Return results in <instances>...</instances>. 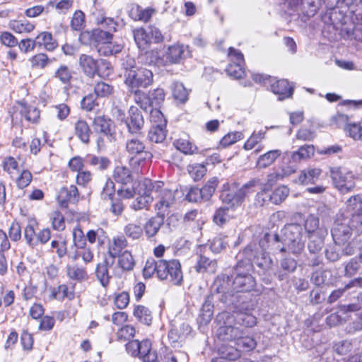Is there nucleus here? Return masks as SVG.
<instances>
[{
	"label": "nucleus",
	"instance_id": "obj_5",
	"mask_svg": "<svg viewBox=\"0 0 362 362\" xmlns=\"http://www.w3.org/2000/svg\"><path fill=\"white\" fill-rule=\"evenodd\" d=\"M283 241L286 247L279 249L285 252L288 250L293 254H300L304 249L305 243L303 240V228L298 223L286 224L282 229Z\"/></svg>",
	"mask_w": 362,
	"mask_h": 362
},
{
	"label": "nucleus",
	"instance_id": "obj_44",
	"mask_svg": "<svg viewBox=\"0 0 362 362\" xmlns=\"http://www.w3.org/2000/svg\"><path fill=\"white\" fill-rule=\"evenodd\" d=\"M235 324L245 327H252L257 324V318L252 314L242 313L237 315Z\"/></svg>",
	"mask_w": 362,
	"mask_h": 362
},
{
	"label": "nucleus",
	"instance_id": "obj_47",
	"mask_svg": "<svg viewBox=\"0 0 362 362\" xmlns=\"http://www.w3.org/2000/svg\"><path fill=\"white\" fill-rule=\"evenodd\" d=\"M360 262H361L360 261L358 256L351 259L345 266L344 276L346 277H351L358 274L361 269Z\"/></svg>",
	"mask_w": 362,
	"mask_h": 362
},
{
	"label": "nucleus",
	"instance_id": "obj_57",
	"mask_svg": "<svg viewBox=\"0 0 362 362\" xmlns=\"http://www.w3.org/2000/svg\"><path fill=\"white\" fill-rule=\"evenodd\" d=\"M85 15L81 11H76L72 17L71 26L75 30H81L84 27Z\"/></svg>",
	"mask_w": 362,
	"mask_h": 362
},
{
	"label": "nucleus",
	"instance_id": "obj_11",
	"mask_svg": "<svg viewBox=\"0 0 362 362\" xmlns=\"http://www.w3.org/2000/svg\"><path fill=\"white\" fill-rule=\"evenodd\" d=\"M113 35L110 31H105L101 29H93L86 30L79 35V41L83 45L91 44H110Z\"/></svg>",
	"mask_w": 362,
	"mask_h": 362
},
{
	"label": "nucleus",
	"instance_id": "obj_31",
	"mask_svg": "<svg viewBox=\"0 0 362 362\" xmlns=\"http://www.w3.org/2000/svg\"><path fill=\"white\" fill-rule=\"evenodd\" d=\"M266 134L267 132L262 129L257 132L254 131L244 143L243 148L246 151L253 149L265 139Z\"/></svg>",
	"mask_w": 362,
	"mask_h": 362
},
{
	"label": "nucleus",
	"instance_id": "obj_41",
	"mask_svg": "<svg viewBox=\"0 0 362 362\" xmlns=\"http://www.w3.org/2000/svg\"><path fill=\"white\" fill-rule=\"evenodd\" d=\"M9 28L13 31L22 33H29L33 30L35 26L33 23L29 21H16L13 20L11 21L8 23Z\"/></svg>",
	"mask_w": 362,
	"mask_h": 362
},
{
	"label": "nucleus",
	"instance_id": "obj_13",
	"mask_svg": "<svg viewBox=\"0 0 362 362\" xmlns=\"http://www.w3.org/2000/svg\"><path fill=\"white\" fill-rule=\"evenodd\" d=\"M174 148L185 156H192L199 153V148L189 134L183 133L173 141Z\"/></svg>",
	"mask_w": 362,
	"mask_h": 362
},
{
	"label": "nucleus",
	"instance_id": "obj_50",
	"mask_svg": "<svg viewBox=\"0 0 362 362\" xmlns=\"http://www.w3.org/2000/svg\"><path fill=\"white\" fill-rule=\"evenodd\" d=\"M319 219L314 216H309L305 221V230L308 238L310 239L319 227Z\"/></svg>",
	"mask_w": 362,
	"mask_h": 362
},
{
	"label": "nucleus",
	"instance_id": "obj_22",
	"mask_svg": "<svg viewBox=\"0 0 362 362\" xmlns=\"http://www.w3.org/2000/svg\"><path fill=\"white\" fill-rule=\"evenodd\" d=\"M93 126L96 131L103 133L112 141L115 139L114 132L111 129V121L104 116L96 117L93 120Z\"/></svg>",
	"mask_w": 362,
	"mask_h": 362
},
{
	"label": "nucleus",
	"instance_id": "obj_10",
	"mask_svg": "<svg viewBox=\"0 0 362 362\" xmlns=\"http://www.w3.org/2000/svg\"><path fill=\"white\" fill-rule=\"evenodd\" d=\"M154 185L151 180L144 178L137 183V209H148L153 202Z\"/></svg>",
	"mask_w": 362,
	"mask_h": 362
},
{
	"label": "nucleus",
	"instance_id": "obj_19",
	"mask_svg": "<svg viewBox=\"0 0 362 362\" xmlns=\"http://www.w3.org/2000/svg\"><path fill=\"white\" fill-rule=\"evenodd\" d=\"M78 191L75 185H71L69 187H63L58 195L57 200L59 204L66 208L68 203H76L78 201Z\"/></svg>",
	"mask_w": 362,
	"mask_h": 362
},
{
	"label": "nucleus",
	"instance_id": "obj_39",
	"mask_svg": "<svg viewBox=\"0 0 362 362\" xmlns=\"http://www.w3.org/2000/svg\"><path fill=\"white\" fill-rule=\"evenodd\" d=\"M289 192V189L286 186H279L272 192L269 200L274 204H280L287 198Z\"/></svg>",
	"mask_w": 362,
	"mask_h": 362
},
{
	"label": "nucleus",
	"instance_id": "obj_51",
	"mask_svg": "<svg viewBox=\"0 0 362 362\" xmlns=\"http://www.w3.org/2000/svg\"><path fill=\"white\" fill-rule=\"evenodd\" d=\"M1 166L3 170L12 177L15 171L18 170V163L15 158L7 156L2 160Z\"/></svg>",
	"mask_w": 362,
	"mask_h": 362
},
{
	"label": "nucleus",
	"instance_id": "obj_45",
	"mask_svg": "<svg viewBox=\"0 0 362 362\" xmlns=\"http://www.w3.org/2000/svg\"><path fill=\"white\" fill-rule=\"evenodd\" d=\"M281 267L284 271V274H281L280 272H277L276 275L278 276L279 280H283L285 275L296 270L297 262L294 259L285 258L281 262Z\"/></svg>",
	"mask_w": 362,
	"mask_h": 362
},
{
	"label": "nucleus",
	"instance_id": "obj_49",
	"mask_svg": "<svg viewBox=\"0 0 362 362\" xmlns=\"http://www.w3.org/2000/svg\"><path fill=\"white\" fill-rule=\"evenodd\" d=\"M52 226L54 230L63 231L66 227L65 218L59 211H54L50 216Z\"/></svg>",
	"mask_w": 362,
	"mask_h": 362
},
{
	"label": "nucleus",
	"instance_id": "obj_42",
	"mask_svg": "<svg viewBox=\"0 0 362 362\" xmlns=\"http://www.w3.org/2000/svg\"><path fill=\"white\" fill-rule=\"evenodd\" d=\"M228 207H219L213 216V222L219 227L224 226L230 219Z\"/></svg>",
	"mask_w": 362,
	"mask_h": 362
},
{
	"label": "nucleus",
	"instance_id": "obj_54",
	"mask_svg": "<svg viewBox=\"0 0 362 362\" xmlns=\"http://www.w3.org/2000/svg\"><path fill=\"white\" fill-rule=\"evenodd\" d=\"M21 112L28 121L32 122H36L40 117V111L34 106L24 105Z\"/></svg>",
	"mask_w": 362,
	"mask_h": 362
},
{
	"label": "nucleus",
	"instance_id": "obj_48",
	"mask_svg": "<svg viewBox=\"0 0 362 362\" xmlns=\"http://www.w3.org/2000/svg\"><path fill=\"white\" fill-rule=\"evenodd\" d=\"M113 87L108 83L100 81L94 86V93L97 97H108L113 93Z\"/></svg>",
	"mask_w": 362,
	"mask_h": 362
},
{
	"label": "nucleus",
	"instance_id": "obj_16",
	"mask_svg": "<svg viewBox=\"0 0 362 362\" xmlns=\"http://www.w3.org/2000/svg\"><path fill=\"white\" fill-rule=\"evenodd\" d=\"M206 223V218L202 216V212L198 209L187 211L183 216L182 223L191 228L193 231L201 230Z\"/></svg>",
	"mask_w": 362,
	"mask_h": 362
},
{
	"label": "nucleus",
	"instance_id": "obj_34",
	"mask_svg": "<svg viewBox=\"0 0 362 362\" xmlns=\"http://www.w3.org/2000/svg\"><path fill=\"white\" fill-rule=\"evenodd\" d=\"M66 274L69 278L73 280L81 281L88 278L87 272L85 268L76 264L67 265Z\"/></svg>",
	"mask_w": 362,
	"mask_h": 362
},
{
	"label": "nucleus",
	"instance_id": "obj_20",
	"mask_svg": "<svg viewBox=\"0 0 362 362\" xmlns=\"http://www.w3.org/2000/svg\"><path fill=\"white\" fill-rule=\"evenodd\" d=\"M137 35H140L146 44H159L163 40L160 31L153 26L148 27L146 30L143 28L137 29Z\"/></svg>",
	"mask_w": 362,
	"mask_h": 362
},
{
	"label": "nucleus",
	"instance_id": "obj_35",
	"mask_svg": "<svg viewBox=\"0 0 362 362\" xmlns=\"http://www.w3.org/2000/svg\"><path fill=\"white\" fill-rule=\"evenodd\" d=\"M187 170L194 181L201 180L207 172L206 165L200 163L189 164L187 165Z\"/></svg>",
	"mask_w": 362,
	"mask_h": 362
},
{
	"label": "nucleus",
	"instance_id": "obj_59",
	"mask_svg": "<svg viewBox=\"0 0 362 362\" xmlns=\"http://www.w3.org/2000/svg\"><path fill=\"white\" fill-rule=\"evenodd\" d=\"M32 180V173L28 170H23L16 179L17 186L20 189H24L30 184Z\"/></svg>",
	"mask_w": 362,
	"mask_h": 362
},
{
	"label": "nucleus",
	"instance_id": "obj_24",
	"mask_svg": "<svg viewBox=\"0 0 362 362\" xmlns=\"http://www.w3.org/2000/svg\"><path fill=\"white\" fill-rule=\"evenodd\" d=\"M91 133L90 127L85 120L79 119L75 123L74 134L82 143L89 144Z\"/></svg>",
	"mask_w": 362,
	"mask_h": 362
},
{
	"label": "nucleus",
	"instance_id": "obj_62",
	"mask_svg": "<svg viewBox=\"0 0 362 362\" xmlns=\"http://www.w3.org/2000/svg\"><path fill=\"white\" fill-rule=\"evenodd\" d=\"M89 163L98 167L100 170H105L110 165V160L106 157L92 156L90 157Z\"/></svg>",
	"mask_w": 362,
	"mask_h": 362
},
{
	"label": "nucleus",
	"instance_id": "obj_33",
	"mask_svg": "<svg viewBox=\"0 0 362 362\" xmlns=\"http://www.w3.org/2000/svg\"><path fill=\"white\" fill-rule=\"evenodd\" d=\"M37 226L36 223L29 222L25 227L23 230V236L25 240L26 244L32 247H36V239L37 233L36 232L35 227Z\"/></svg>",
	"mask_w": 362,
	"mask_h": 362
},
{
	"label": "nucleus",
	"instance_id": "obj_9",
	"mask_svg": "<svg viewBox=\"0 0 362 362\" xmlns=\"http://www.w3.org/2000/svg\"><path fill=\"white\" fill-rule=\"evenodd\" d=\"M353 227L346 218H337L331 230L332 236L334 243L339 245H344L351 239Z\"/></svg>",
	"mask_w": 362,
	"mask_h": 362
},
{
	"label": "nucleus",
	"instance_id": "obj_28",
	"mask_svg": "<svg viewBox=\"0 0 362 362\" xmlns=\"http://www.w3.org/2000/svg\"><path fill=\"white\" fill-rule=\"evenodd\" d=\"M172 95L175 100L180 104L185 103L189 99V91L183 83L176 81L172 86Z\"/></svg>",
	"mask_w": 362,
	"mask_h": 362
},
{
	"label": "nucleus",
	"instance_id": "obj_63",
	"mask_svg": "<svg viewBox=\"0 0 362 362\" xmlns=\"http://www.w3.org/2000/svg\"><path fill=\"white\" fill-rule=\"evenodd\" d=\"M139 6L137 5V21H140L144 23L150 21L151 17L156 13V9L152 7H148L144 9H139Z\"/></svg>",
	"mask_w": 362,
	"mask_h": 362
},
{
	"label": "nucleus",
	"instance_id": "obj_55",
	"mask_svg": "<svg viewBox=\"0 0 362 362\" xmlns=\"http://www.w3.org/2000/svg\"><path fill=\"white\" fill-rule=\"evenodd\" d=\"M137 319L144 325H149L152 321L151 312L143 305H137Z\"/></svg>",
	"mask_w": 362,
	"mask_h": 362
},
{
	"label": "nucleus",
	"instance_id": "obj_36",
	"mask_svg": "<svg viewBox=\"0 0 362 362\" xmlns=\"http://www.w3.org/2000/svg\"><path fill=\"white\" fill-rule=\"evenodd\" d=\"M107 265L108 262L105 260L103 262L99 263L95 269L97 279L103 287H106L108 285L110 279L108 274Z\"/></svg>",
	"mask_w": 362,
	"mask_h": 362
},
{
	"label": "nucleus",
	"instance_id": "obj_60",
	"mask_svg": "<svg viewBox=\"0 0 362 362\" xmlns=\"http://www.w3.org/2000/svg\"><path fill=\"white\" fill-rule=\"evenodd\" d=\"M57 43L49 32H42L36 37L34 45H53Z\"/></svg>",
	"mask_w": 362,
	"mask_h": 362
},
{
	"label": "nucleus",
	"instance_id": "obj_29",
	"mask_svg": "<svg viewBox=\"0 0 362 362\" xmlns=\"http://www.w3.org/2000/svg\"><path fill=\"white\" fill-rule=\"evenodd\" d=\"M245 65V64L242 63H228L225 71L230 78L233 79H241L246 76Z\"/></svg>",
	"mask_w": 362,
	"mask_h": 362
},
{
	"label": "nucleus",
	"instance_id": "obj_8",
	"mask_svg": "<svg viewBox=\"0 0 362 362\" xmlns=\"http://www.w3.org/2000/svg\"><path fill=\"white\" fill-rule=\"evenodd\" d=\"M236 275L233 281V288L237 292H249L253 290L256 286L255 278L250 274V269L245 272L242 263H238L236 267Z\"/></svg>",
	"mask_w": 362,
	"mask_h": 362
},
{
	"label": "nucleus",
	"instance_id": "obj_58",
	"mask_svg": "<svg viewBox=\"0 0 362 362\" xmlns=\"http://www.w3.org/2000/svg\"><path fill=\"white\" fill-rule=\"evenodd\" d=\"M262 182L260 179L259 178H254L248 181L247 183H245L243 187L240 188V192L243 195H247L248 194L255 192L256 190V188L261 186Z\"/></svg>",
	"mask_w": 362,
	"mask_h": 362
},
{
	"label": "nucleus",
	"instance_id": "obj_14",
	"mask_svg": "<svg viewBox=\"0 0 362 362\" xmlns=\"http://www.w3.org/2000/svg\"><path fill=\"white\" fill-rule=\"evenodd\" d=\"M271 91L277 95L279 100L290 99L293 97L295 86L287 79H279L270 85Z\"/></svg>",
	"mask_w": 362,
	"mask_h": 362
},
{
	"label": "nucleus",
	"instance_id": "obj_23",
	"mask_svg": "<svg viewBox=\"0 0 362 362\" xmlns=\"http://www.w3.org/2000/svg\"><path fill=\"white\" fill-rule=\"evenodd\" d=\"M321 173L322 170L320 168H306L300 172L298 179L301 185H312L316 182Z\"/></svg>",
	"mask_w": 362,
	"mask_h": 362
},
{
	"label": "nucleus",
	"instance_id": "obj_53",
	"mask_svg": "<svg viewBox=\"0 0 362 362\" xmlns=\"http://www.w3.org/2000/svg\"><path fill=\"white\" fill-rule=\"evenodd\" d=\"M345 131L354 140H359L362 138V126L359 122L347 124L345 127Z\"/></svg>",
	"mask_w": 362,
	"mask_h": 362
},
{
	"label": "nucleus",
	"instance_id": "obj_37",
	"mask_svg": "<svg viewBox=\"0 0 362 362\" xmlns=\"http://www.w3.org/2000/svg\"><path fill=\"white\" fill-rule=\"evenodd\" d=\"M153 83V73L151 70L140 68L137 69V87L146 88Z\"/></svg>",
	"mask_w": 362,
	"mask_h": 362
},
{
	"label": "nucleus",
	"instance_id": "obj_38",
	"mask_svg": "<svg viewBox=\"0 0 362 362\" xmlns=\"http://www.w3.org/2000/svg\"><path fill=\"white\" fill-rule=\"evenodd\" d=\"M315 154V147L313 145H303L293 152L292 158L294 160H305L311 158Z\"/></svg>",
	"mask_w": 362,
	"mask_h": 362
},
{
	"label": "nucleus",
	"instance_id": "obj_64",
	"mask_svg": "<svg viewBox=\"0 0 362 362\" xmlns=\"http://www.w3.org/2000/svg\"><path fill=\"white\" fill-rule=\"evenodd\" d=\"M296 137L298 140L310 141L315 139V133L313 130L310 129L300 128L297 131Z\"/></svg>",
	"mask_w": 362,
	"mask_h": 362
},
{
	"label": "nucleus",
	"instance_id": "obj_26",
	"mask_svg": "<svg viewBox=\"0 0 362 362\" xmlns=\"http://www.w3.org/2000/svg\"><path fill=\"white\" fill-rule=\"evenodd\" d=\"M281 155V151L279 149L269 151L258 158L256 165L259 168H266L272 165Z\"/></svg>",
	"mask_w": 362,
	"mask_h": 362
},
{
	"label": "nucleus",
	"instance_id": "obj_4",
	"mask_svg": "<svg viewBox=\"0 0 362 362\" xmlns=\"http://www.w3.org/2000/svg\"><path fill=\"white\" fill-rule=\"evenodd\" d=\"M189 48V47H162L160 49L156 48L150 52H147L146 58L149 59V63L158 66L178 64L192 57V51Z\"/></svg>",
	"mask_w": 362,
	"mask_h": 362
},
{
	"label": "nucleus",
	"instance_id": "obj_6",
	"mask_svg": "<svg viewBox=\"0 0 362 362\" xmlns=\"http://www.w3.org/2000/svg\"><path fill=\"white\" fill-rule=\"evenodd\" d=\"M115 180L122 187L117 190L118 194L124 199H131L136 194L134 175L132 170L126 166H117L113 173Z\"/></svg>",
	"mask_w": 362,
	"mask_h": 362
},
{
	"label": "nucleus",
	"instance_id": "obj_46",
	"mask_svg": "<svg viewBox=\"0 0 362 362\" xmlns=\"http://www.w3.org/2000/svg\"><path fill=\"white\" fill-rule=\"evenodd\" d=\"M243 139V134L240 132H229L224 135L219 141L223 148L230 146Z\"/></svg>",
	"mask_w": 362,
	"mask_h": 362
},
{
	"label": "nucleus",
	"instance_id": "obj_30",
	"mask_svg": "<svg viewBox=\"0 0 362 362\" xmlns=\"http://www.w3.org/2000/svg\"><path fill=\"white\" fill-rule=\"evenodd\" d=\"M163 218L158 215V216L151 218L146 223L144 230L148 238L153 237L157 234L160 226L163 225Z\"/></svg>",
	"mask_w": 362,
	"mask_h": 362
},
{
	"label": "nucleus",
	"instance_id": "obj_32",
	"mask_svg": "<svg viewBox=\"0 0 362 362\" xmlns=\"http://www.w3.org/2000/svg\"><path fill=\"white\" fill-rule=\"evenodd\" d=\"M167 133V126L160 127L151 125L148 136L151 142L161 143L165 139Z\"/></svg>",
	"mask_w": 362,
	"mask_h": 362
},
{
	"label": "nucleus",
	"instance_id": "obj_56",
	"mask_svg": "<svg viewBox=\"0 0 362 362\" xmlns=\"http://www.w3.org/2000/svg\"><path fill=\"white\" fill-rule=\"evenodd\" d=\"M227 57L229 63H242L245 64L244 55L242 52L235 48L234 47H229L227 52Z\"/></svg>",
	"mask_w": 362,
	"mask_h": 362
},
{
	"label": "nucleus",
	"instance_id": "obj_40",
	"mask_svg": "<svg viewBox=\"0 0 362 362\" xmlns=\"http://www.w3.org/2000/svg\"><path fill=\"white\" fill-rule=\"evenodd\" d=\"M218 179L216 177H214L209 180L202 188H199L204 201H208L210 199V198L214 194L218 185Z\"/></svg>",
	"mask_w": 362,
	"mask_h": 362
},
{
	"label": "nucleus",
	"instance_id": "obj_21",
	"mask_svg": "<svg viewBox=\"0 0 362 362\" xmlns=\"http://www.w3.org/2000/svg\"><path fill=\"white\" fill-rule=\"evenodd\" d=\"M218 267L215 259H210L204 255L200 254L194 265L197 273H215Z\"/></svg>",
	"mask_w": 362,
	"mask_h": 362
},
{
	"label": "nucleus",
	"instance_id": "obj_7",
	"mask_svg": "<svg viewBox=\"0 0 362 362\" xmlns=\"http://www.w3.org/2000/svg\"><path fill=\"white\" fill-rule=\"evenodd\" d=\"M330 176L335 187L341 193H348L356 187L354 174L341 167H334L330 170Z\"/></svg>",
	"mask_w": 362,
	"mask_h": 362
},
{
	"label": "nucleus",
	"instance_id": "obj_25",
	"mask_svg": "<svg viewBox=\"0 0 362 362\" xmlns=\"http://www.w3.org/2000/svg\"><path fill=\"white\" fill-rule=\"evenodd\" d=\"M79 63L85 74L90 77H93L98 69L99 61L95 60L90 56L81 55Z\"/></svg>",
	"mask_w": 362,
	"mask_h": 362
},
{
	"label": "nucleus",
	"instance_id": "obj_1",
	"mask_svg": "<svg viewBox=\"0 0 362 362\" xmlns=\"http://www.w3.org/2000/svg\"><path fill=\"white\" fill-rule=\"evenodd\" d=\"M142 274L146 279L156 275L160 281H166L176 286H181L183 283L181 262L175 258L156 260L153 257H149L146 261Z\"/></svg>",
	"mask_w": 362,
	"mask_h": 362
},
{
	"label": "nucleus",
	"instance_id": "obj_61",
	"mask_svg": "<svg viewBox=\"0 0 362 362\" xmlns=\"http://www.w3.org/2000/svg\"><path fill=\"white\" fill-rule=\"evenodd\" d=\"M73 241L75 247H83L86 245L84 233L81 228L75 227L72 231Z\"/></svg>",
	"mask_w": 362,
	"mask_h": 362
},
{
	"label": "nucleus",
	"instance_id": "obj_12",
	"mask_svg": "<svg viewBox=\"0 0 362 362\" xmlns=\"http://www.w3.org/2000/svg\"><path fill=\"white\" fill-rule=\"evenodd\" d=\"M156 192H158V201L155 205V209L157 211V214L164 218L170 206L175 203V194L172 190L167 188L156 189Z\"/></svg>",
	"mask_w": 362,
	"mask_h": 362
},
{
	"label": "nucleus",
	"instance_id": "obj_52",
	"mask_svg": "<svg viewBox=\"0 0 362 362\" xmlns=\"http://www.w3.org/2000/svg\"><path fill=\"white\" fill-rule=\"evenodd\" d=\"M119 264L124 270H131L134 265V259L129 251H124L121 255H119Z\"/></svg>",
	"mask_w": 362,
	"mask_h": 362
},
{
	"label": "nucleus",
	"instance_id": "obj_43",
	"mask_svg": "<svg viewBox=\"0 0 362 362\" xmlns=\"http://www.w3.org/2000/svg\"><path fill=\"white\" fill-rule=\"evenodd\" d=\"M125 246L126 240L124 237L114 238L112 242L110 244L108 252L112 258H115L119 255L122 250Z\"/></svg>",
	"mask_w": 362,
	"mask_h": 362
},
{
	"label": "nucleus",
	"instance_id": "obj_27",
	"mask_svg": "<svg viewBox=\"0 0 362 362\" xmlns=\"http://www.w3.org/2000/svg\"><path fill=\"white\" fill-rule=\"evenodd\" d=\"M152 157V153L149 151H146L144 145L137 140V165H141V172L143 168H148Z\"/></svg>",
	"mask_w": 362,
	"mask_h": 362
},
{
	"label": "nucleus",
	"instance_id": "obj_18",
	"mask_svg": "<svg viewBox=\"0 0 362 362\" xmlns=\"http://www.w3.org/2000/svg\"><path fill=\"white\" fill-rule=\"evenodd\" d=\"M137 357L141 362H156L158 354L152 348V342L146 339L139 341L137 340Z\"/></svg>",
	"mask_w": 362,
	"mask_h": 362
},
{
	"label": "nucleus",
	"instance_id": "obj_15",
	"mask_svg": "<svg viewBox=\"0 0 362 362\" xmlns=\"http://www.w3.org/2000/svg\"><path fill=\"white\" fill-rule=\"evenodd\" d=\"M136 329L132 325H126L119 329L118 339L126 342L125 349L128 354L136 356V340L134 339Z\"/></svg>",
	"mask_w": 362,
	"mask_h": 362
},
{
	"label": "nucleus",
	"instance_id": "obj_3",
	"mask_svg": "<svg viewBox=\"0 0 362 362\" xmlns=\"http://www.w3.org/2000/svg\"><path fill=\"white\" fill-rule=\"evenodd\" d=\"M165 94L163 88H156L153 92L146 93L137 90V105L144 112H150L149 120L151 125L167 126V119L160 110L165 100Z\"/></svg>",
	"mask_w": 362,
	"mask_h": 362
},
{
	"label": "nucleus",
	"instance_id": "obj_17",
	"mask_svg": "<svg viewBox=\"0 0 362 362\" xmlns=\"http://www.w3.org/2000/svg\"><path fill=\"white\" fill-rule=\"evenodd\" d=\"M136 62L134 58L127 57L122 64L124 69V83L128 88V91L136 97V70L135 68Z\"/></svg>",
	"mask_w": 362,
	"mask_h": 362
},
{
	"label": "nucleus",
	"instance_id": "obj_2",
	"mask_svg": "<svg viewBox=\"0 0 362 362\" xmlns=\"http://www.w3.org/2000/svg\"><path fill=\"white\" fill-rule=\"evenodd\" d=\"M253 336H241L223 341L215 349L216 356L211 362H236L241 357V352H250L257 347Z\"/></svg>",
	"mask_w": 362,
	"mask_h": 362
}]
</instances>
